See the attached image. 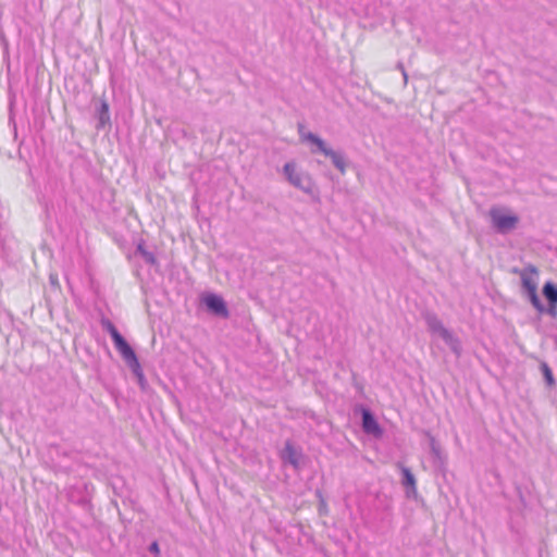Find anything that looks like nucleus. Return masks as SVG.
<instances>
[{
	"label": "nucleus",
	"mask_w": 557,
	"mask_h": 557,
	"mask_svg": "<svg viewBox=\"0 0 557 557\" xmlns=\"http://www.w3.org/2000/svg\"><path fill=\"white\" fill-rule=\"evenodd\" d=\"M103 326L111 335L114 346L116 350L120 352L125 363L138 377L139 383H143L145 380L143 369L133 348L128 345V343L124 339V337L119 333L116 327L110 321L103 322Z\"/></svg>",
	"instance_id": "1"
},
{
	"label": "nucleus",
	"mask_w": 557,
	"mask_h": 557,
	"mask_svg": "<svg viewBox=\"0 0 557 557\" xmlns=\"http://www.w3.org/2000/svg\"><path fill=\"white\" fill-rule=\"evenodd\" d=\"M299 135L302 141H307L314 146L311 148V152H321L325 157H329L334 164V166L342 173L346 172V160L342 152L333 150L331 147L326 145V143L320 138L318 135L311 132H304L302 128L299 129Z\"/></svg>",
	"instance_id": "2"
},
{
	"label": "nucleus",
	"mask_w": 557,
	"mask_h": 557,
	"mask_svg": "<svg viewBox=\"0 0 557 557\" xmlns=\"http://www.w3.org/2000/svg\"><path fill=\"white\" fill-rule=\"evenodd\" d=\"M492 227L499 234H507L513 231L520 219L507 207L495 206L488 211Z\"/></svg>",
	"instance_id": "3"
},
{
	"label": "nucleus",
	"mask_w": 557,
	"mask_h": 557,
	"mask_svg": "<svg viewBox=\"0 0 557 557\" xmlns=\"http://www.w3.org/2000/svg\"><path fill=\"white\" fill-rule=\"evenodd\" d=\"M286 181L295 188L311 194L313 190V180L311 175L302 170L295 161H288L282 169Z\"/></svg>",
	"instance_id": "4"
},
{
	"label": "nucleus",
	"mask_w": 557,
	"mask_h": 557,
	"mask_svg": "<svg viewBox=\"0 0 557 557\" xmlns=\"http://www.w3.org/2000/svg\"><path fill=\"white\" fill-rule=\"evenodd\" d=\"M425 322L429 331L433 335L441 337L454 354L460 356L461 345L459 339L443 325L442 321L435 314L428 313L425 315Z\"/></svg>",
	"instance_id": "5"
},
{
	"label": "nucleus",
	"mask_w": 557,
	"mask_h": 557,
	"mask_svg": "<svg viewBox=\"0 0 557 557\" xmlns=\"http://www.w3.org/2000/svg\"><path fill=\"white\" fill-rule=\"evenodd\" d=\"M203 304L207 308L216 315L227 318L228 310L223 298L215 294H208L203 297Z\"/></svg>",
	"instance_id": "6"
},
{
	"label": "nucleus",
	"mask_w": 557,
	"mask_h": 557,
	"mask_svg": "<svg viewBox=\"0 0 557 557\" xmlns=\"http://www.w3.org/2000/svg\"><path fill=\"white\" fill-rule=\"evenodd\" d=\"M521 284L525 293L537 290V271L535 268L530 267L523 270L520 274Z\"/></svg>",
	"instance_id": "7"
},
{
	"label": "nucleus",
	"mask_w": 557,
	"mask_h": 557,
	"mask_svg": "<svg viewBox=\"0 0 557 557\" xmlns=\"http://www.w3.org/2000/svg\"><path fill=\"white\" fill-rule=\"evenodd\" d=\"M362 428L364 432L368 434H372L374 436L382 435V430L379 423L376 422V420L369 410L362 411Z\"/></svg>",
	"instance_id": "8"
},
{
	"label": "nucleus",
	"mask_w": 557,
	"mask_h": 557,
	"mask_svg": "<svg viewBox=\"0 0 557 557\" xmlns=\"http://www.w3.org/2000/svg\"><path fill=\"white\" fill-rule=\"evenodd\" d=\"M403 480L401 484L406 487V494L408 497L417 494V482L416 478L407 467H401Z\"/></svg>",
	"instance_id": "9"
},
{
	"label": "nucleus",
	"mask_w": 557,
	"mask_h": 557,
	"mask_svg": "<svg viewBox=\"0 0 557 557\" xmlns=\"http://www.w3.org/2000/svg\"><path fill=\"white\" fill-rule=\"evenodd\" d=\"M301 455L294 448L292 443L287 442L282 451V459L285 462L290 463L294 468L299 467Z\"/></svg>",
	"instance_id": "10"
},
{
	"label": "nucleus",
	"mask_w": 557,
	"mask_h": 557,
	"mask_svg": "<svg viewBox=\"0 0 557 557\" xmlns=\"http://www.w3.org/2000/svg\"><path fill=\"white\" fill-rule=\"evenodd\" d=\"M543 294L549 306L557 307V286L555 284L547 282L543 287Z\"/></svg>",
	"instance_id": "11"
},
{
	"label": "nucleus",
	"mask_w": 557,
	"mask_h": 557,
	"mask_svg": "<svg viewBox=\"0 0 557 557\" xmlns=\"http://www.w3.org/2000/svg\"><path fill=\"white\" fill-rule=\"evenodd\" d=\"M109 121H110L109 106L106 101H103L100 106L98 127H103L107 123H109Z\"/></svg>",
	"instance_id": "12"
},
{
	"label": "nucleus",
	"mask_w": 557,
	"mask_h": 557,
	"mask_svg": "<svg viewBox=\"0 0 557 557\" xmlns=\"http://www.w3.org/2000/svg\"><path fill=\"white\" fill-rule=\"evenodd\" d=\"M528 295V298L530 300V302L532 304V306L539 311V312H544L545 310V307L544 305L542 304L539 295H537V290L535 292H529L527 293Z\"/></svg>",
	"instance_id": "13"
},
{
	"label": "nucleus",
	"mask_w": 557,
	"mask_h": 557,
	"mask_svg": "<svg viewBox=\"0 0 557 557\" xmlns=\"http://www.w3.org/2000/svg\"><path fill=\"white\" fill-rule=\"evenodd\" d=\"M542 370H543V374L546 380V383L548 385H553L555 383V380H554V376H553V373H552L549 367L546 363H542Z\"/></svg>",
	"instance_id": "14"
},
{
	"label": "nucleus",
	"mask_w": 557,
	"mask_h": 557,
	"mask_svg": "<svg viewBox=\"0 0 557 557\" xmlns=\"http://www.w3.org/2000/svg\"><path fill=\"white\" fill-rule=\"evenodd\" d=\"M138 251L143 255V257L145 258V260L148 262V263H151L153 264L156 262V258L153 256V253L149 252V251H146L141 245L138 246Z\"/></svg>",
	"instance_id": "15"
},
{
	"label": "nucleus",
	"mask_w": 557,
	"mask_h": 557,
	"mask_svg": "<svg viewBox=\"0 0 557 557\" xmlns=\"http://www.w3.org/2000/svg\"><path fill=\"white\" fill-rule=\"evenodd\" d=\"M430 448H431V451L432 454L440 458L441 457V448H440V445L437 444V442L435 441V438H431V442H430Z\"/></svg>",
	"instance_id": "16"
},
{
	"label": "nucleus",
	"mask_w": 557,
	"mask_h": 557,
	"mask_svg": "<svg viewBox=\"0 0 557 557\" xmlns=\"http://www.w3.org/2000/svg\"><path fill=\"white\" fill-rule=\"evenodd\" d=\"M397 69H399L401 71V74H403V77H404V82H405V84H407L408 75H407V72H406L404 65L401 63H398L397 64Z\"/></svg>",
	"instance_id": "17"
},
{
	"label": "nucleus",
	"mask_w": 557,
	"mask_h": 557,
	"mask_svg": "<svg viewBox=\"0 0 557 557\" xmlns=\"http://www.w3.org/2000/svg\"><path fill=\"white\" fill-rule=\"evenodd\" d=\"M150 552L154 553V554H158L159 553V546H158V543H152L150 545Z\"/></svg>",
	"instance_id": "18"
},
{
	"label": "nucleus",
	"mask_w": 557,
	"mask_h": 557,
	"mask_svg": "<svg viewBox=\"0 0 557 557\" xmlns=\"http://www.w3.org/2000/svg\"><path fill=\"white\" fill-rule=\"evenodd\" d=\"M548 312L550 315L555 317L557 314V307L549 306Z\"/></svg>",
	"instance_id": "19"
}]
</instances>
